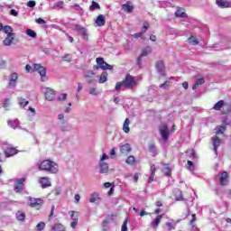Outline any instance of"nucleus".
I'll return each instance as SVG.
<instances>
[{"label":"nucleus","mask_w":231,"mask_h":231,"mask_svg":"<svg viewBox=\"0 0 231 231\" xmlns=\"http://www.w3.org/2000/svg\"><path fill=\"white\" fill-rule=\"evenodd\" d=\"M138 86V81H136V78L131 76V74H127L125 79L121 82H117L116 84V91H120L122 88L125 89H134Z\"/></svg>","instance_id":"obj_1"},{"label":"nucleus","mask_w":231,"mask_h":231,"mask_svg":"<svg viewBox=\"0 0 231 231\" xmlns=\"http://www.w3.org/2000/svg\"><path fill=\"white\" fill-rule=\"evenodd\" d=\"M40 171L50 172V174H57L59 172V164L51 160H43L37 164Z\"/></svg>","instance_id":"obj_2"},{"label":"nucleus","mask_w":231,"mask_h":231,"mask_svg":"<svg viewBox=\"0 0 231 231\" xmlns=\"http://www.w3.org/2000/svg\"><path fill=\"white\" fill-rule=\"evenodd\" d=\"M32 70L37 71L41 76L42 82H46L48 79H46V68H44L41 64L34 63L32 64Z\"/></svg>","instance_id":"obj_3"},{"label":"nucleus","mask_w":231,"mask_h":231,"mask_svg":"<svg viewBox=\"0 0 231 231\" xmlns=\"http://www.w3.org/2000/svg\"><path fill=\"white\" fill-rule=\"evenodd\" d=\"M159 133L162 136V139L164 142H167L169 140V136L171 134V132L169 131V126L165 124H162L159 126Z\"/></svg>","instance_id":"obj_4"},{"label":"nucleus","mask_w":231,"mask_h":231,"mask_svg":"<svg viewBox=\"0 0 231 231\" xmlns=\"http://www.w3.org/2000/svg\"><path fill=\"white\" fill-rule=\"evenodd\" d=\"M28 201V205L29 207H32V208H41V207H42V203H44L42 199H35L32 197L29 198Z\"/></svg>","instance_id":"obj_5"},{"label":"nucleus","mask_w":231,"mask_h":231,"mask_svg":"<svg viewBox=\"0 0 231 231\" xmlns=\"http://www.w3.org/2000/svg\"><path fill=\"white\" fill-rule=\"evenodd\" d=\"M24 181H26V179L24 178H21L15 180L14 192L19 194V192H23V190H24Z\"/></svg>","instance_id":"obj_6"},{"label":"nucleus","mask_w":231,"mask_h":231,"mask_svg":"<svg viewBox=\"0 0 231 231\" xmlns=\"http://www.w3.org/2000/svg\"><path fill=\"white\" fill-rule=\"evenodd\" d=\"M55 95H56V92L55 90H53V88H45V91H44L45 100H48L49 102H53V100H55Z\"/></svg>","instance_id":"obj_7"},{"label":"nucleus","mask_w":231,"mask_h":231,"mask_svg":"<svg viewBox=\"0 0 231 231\" xmlns=\"http://www.w3.org/2000/svg\"><path fill=\"white\" fill-rule=\"evenodd\" d=\"M96 61H97V64L99 66V68L103 70L113 69V66L104 61V58H97Z\"/></svg>","instance_id":"obj_8"},{"label":"nucleus","mask_w":231,"mask_h":231,"mask_svg":"<svg viewBox=\"0 0 231 231\" xmlns=\"http://www.w3.org/2000/svg\"><path fill=\"white\" fill-rule=\"evenodd\" d=\"M19 79V75L15 72L12 73L9 76V88L12 89H15V86H17V80Z\"/></svg>","instance_id":"obj_9"},{"label":"nucleus","mask_w":231,"mask_h":231,"mask_svg":"<svg viewBox=\"0 0 231 231\" xmlns=\"http://www.w3.org/2000/svg\"><path fill=\"white\" fill-rule=\"evenodd\" d=\"M85 79L86 82H88V84H93V82H95L97 80V76H95V72L88 70L87 72H85Z\"/></svg>","instance_id":"obj_10"},{"label":"nucleus","mask_w":231,"mask_h":231,"mask_svg":"<svg viewBox=\"0 0 231 231\" xmlns=\"http://www.w3.org/2000/svg\"><path fill=\"white\" fill-rule=\"evenodd\" d=\"M212 145H213V151L216 154H217V147L221 145V139L217 137V135H215L211 138Z\"/></svg>","instance_id":"obj_11"},{"label":"nucleus","mask_w":231,"mask_h":231,"mask_svg":"<svg viewBox=\"0 0 231 231\" xmlns=\"http://www.w3.org/2000/svg\"><path fill=\"white\" fill-rule=\"evenodd\" d=\"M99 172L100 174H107L109 172V164L106 162H99Z\"/></svg>","instance_id":"obj_12"},{"label":"nucleus","mask_w":231,"mask_h":231,"mask_svg":"<svg viewBox=\"0 0 231 231\" xmlns=\"http://www.w3.org/2000/svg\"><path fill=\"white\" fill-rule=\"evenodd\" d=\"M40 184L42 189H48V187H51V182L50 181V178L48 177H42L40 179Z\"/></svg>","instance_id":"obj_13"},{"label":"nucleus","mask_w":231,"mask_h":231,"mask_svg":"<svg viewBox=\"0 0 231 231\" xmlns=\"http://www.w3.org/2000/svg\"><path fill=\"white\" fill-rule=\"evenodd\" d=\"M95 24L97 26H106V16L104 14H99L95 20Z\"/></svg>","instance_id":"obj_14"},{"label":"nucleus","mask_w":231,"mask_h":231,"mask_svg":"<svg viewBox=\"0 0 231 231\" xmlns=\"http://www.w3.org/2000/svg\"><path fill=\"white\" fill-rule=\"evenodd\" d=\"M216 4L219 8H231V2L226 0H216Z\"/></svg>","instance_id":"obj_15"},{"label":"nucleus","mask_w":231,"mask_h":231,"mask_svg":"<svg viewBox=\"0 0 231 231\" xmlns=\"http://www.w3.org/2000/svg\"><path fill=\"white\" fill-rule=\"evenodd\" d=\"M162 217H163L162 215H159L153 221L151 222V226L152 228H153V230L158 229V226H160V223L162 222Z\"/></svg>","instance_id":"obj_16"},{"label":"nucleus","mask_w":231,"mask_h":231,"mask_svg":"<svg viewBox=\"0 0 231 231\" xmlns=\"http://www.w3.org/2000/svg\"><path fill=\"white\" fill-rule=\"evenodd\" d=\"M219 181H220V185H223V186L228 185V172L223 171L221 173Z\"/></svg>","instance_id":"obj_17"},{"label":"nucleus","mask_w":231,"mask_h":231,"mask_svg":"<svg viewBox=\"0 0 231 231\" xmlns=\"http://www.w3.org/2000/svg\"><path fill=\"white\" fill-rule=\"evenodd\" d=\"M5 154L6 158L15 156V154H17V149L14 148V147H7V149L5 151Z\"/></svg>","instance_id":"obj_18"},{"label":"nucleus","mask_w":231,"mask_h":231,"mask_svg":"<svg viewBox=\"0 0 231 231\" xmlns=\"http://www.w3.org/2000/svg\"><path fill=\"white\" fill-rule=\"evenodd\" d=\"M131 151H132V148H131V144H129V143L123 144V145L120 147V152H121V154H127V153L130 152Z\"/></svg>","instance_id":"obj_19"},{"label":"nucleus","mask_w":231,"mask_h":231,"mask_svg":"<svg viewBox=\"0 0 231 231\" xmlns=\"http://www.w3.org/2000/svg\"><path fill=\"white\" fill-rule=\"evenodd\" d=\"M100 195L97 192H94L90 196L89 203H96V201H100Z\"/></svg>","instance_id":"obj_20"},{"label":"nucleus","mask_w":231,"mask_h":231,"mask_svg":"<svg viewBox=\"0 0 231 231\" xmlns=\"http://www.w3.org/2000/svg\"><path fill=\"white\" fill-rule=\"evenodd\" d=\"M122 8L124 12H127L128 14H132L134 9L133 5H131V2H127L126 4L123 5Z\"/></svg>","instance_id":"obj_21"},{"label":"nucleus","mask_w":231,"mask_h":231,"mask_svg":"<svg viewBox=\"0 0 231 231\" xmlns=\"http://www.w3.org/2000/svg\"><path fill=\"white\" fill-rule=\"evenodd\" d=\"M151 171H152V174L150 175V178L148 180V183H152L154 181V175L156 174V166L154 164H152L151 166Z\"/></svg>","instance_id":"obj_22"},{"label":"nucleus","mask_w":231,"mask_h":231,"mask_svg":"<svg viewBox=\"0 0 231 231\" xmlns=\"http://www.w3.org/2000/svg\"><path fill=\"white\" fill-rule=\"evenodd\" d=\"M14 34L7 35V37L4 40L5 46H11L14 41Z\"/></svg>","instance_id":"obj_23"},{"label":"nucleus","mask_w":231,"mask_h":231,"mask_svg":"<svg viewBox=\"0 0 231 231\" xmlns=\"http://www.w3.org/2000/svg\"><path fill=\"white\" fill-rule=\"evenodd\" d=\"M129 124H131V121L129 120V118H126L123 125L124 133L129 134V132L131 131V129L129 128Z\"/></svg>","instance_id":"obj_24"},{"label":"nucleus","mask_w":231,"mask_h":231,"mask_svg":"<svg viewBox=\"0 0 231 231\" xmlns=\"http://www.w3.org/2000/svg\"><path fill=\"white\" fill-rule=\"evenodd\" d=\"M188 42L189 44H191L192 46H198V44H199V41L198 40V38H196V36H191L188 39Z\"/></svg>","instance_id":"obj_25"},{"label":"nucleus","mask_w":231,"mask_h":231,"mask_svg":"<svg viewBox=\"0 0 231 231\" xmlns=\"http://www.w3.org/2000/svg\"><path fill=\"white\" fill-rule=\"evenodd\" d=\"M2 31L4 32V33H6L7 35H14V33L12 32H14V29L9 25L2 27Z\"/></svg>","instance_id":"obj_26"},{"label":"nucleus","mask_w":231,"mask_h":231,"mask_svg":"<svg viewBox=\"0 0 231 231\" xmlns=\"http://www.w3.org/2000/svg\"><path fill=\"white\" fill-rule=\"evenodd\" d=\"M156 68L159 73H163V70L165 69V64L163 63V61L160 60L157 62Z\"/></svg>","instance_id":"obj_27"},{"label":"nucleus","mask_w":231,"mask_h":231,"mask_svg":"<svg viewBox=\"0 0 231 231\" xmlns=\"http://www.w3.org/2000/svg\"><path fill=\"white\" fill-rule=\"evenodd\" d=\"M205 84V79L199 78L197 79L196 83L192 86V89H198V86H203Z\"/></svg>","instance_id":"obj_28"},{"label":"nucleus","mask_w":231,"mask_h":231,"mask_svg":"<svg viewBox=\"0 0 231 231\" xmlns=\"http://www.w3.org/2000/svg\"><path fill=\"white\" fill-rule=\"evenodd\" d=\"M18 104H19L20 107H26V106H28V104H30V102L28 100H26L25 98L18 97Z\"/></svg>","instance_id":"obj_29"},{"label":"nucleus","mask_w":231,"mask_h":231,"mask_svg":"<svg viewBox=\"0 0 231 231\" xmlns=\"http://www.w3.org/2000/svg\"><path fill=\"white\" fill-rule=\"evenodd\" d=\"M8 125H10V127H12L13 129H17V127H19V120H9L7 121Z\"/></svg>","instance_id":"obj_30"},{"label":"nucleus","mask_w":231,"mask_h":231,"mask_svg":"<svg viewBox=\"0 0 231 231\" xmlns=\"http://www.w3.org/2000/svg\"><path fill=\"white\" fill-rule=\"evenodd\" d=\"M223 106H225V101L219 100L217 103L215 104L213 109H215V111H221V107H223Z\"/></svg>","instance_id":"obj_31"},{"label":"nucleus","mask_w":231,"mask_h":231,"mask_svg":"<svg viewBox=\"0 0 231 231\" xmlns=\"http://www.w3.org/2000/svg\"><path fill=\"white\" fill-rule=\"evenodd\" d=\"M95 10H100V5L95 1H92V5L89 6V11L95 12Z\"/></svg>","instance_id":"obj_32"},{"label":"nucleus","mask_w":231,"mask_h":231,"mask_svg":"<svg viewBox=\"0 0 231 231\" xmlns=\"http://www.w3.org/2000/svg\"><path fill=\"white\" fill-rule=\"evenodd\" d=\"M16 219L18 221H24V219H26V214H24V212L18 211L16 213Z\"/></svg>","instance_id":"obj_33"},{"label":"nucleus","mask_w":231,"mask_h":231,"mask_svg":"<svg viewBox=\"0 0 231 231\" xmlns=\"http://www.w3.org/2000/svg\"><path fill=\"white\" fill-rule=\"evenodd\" d=\"M152 51V49L151 47H145L141 53V57H147L149 53Z\"/></svg>","instance_id":"obj_34"},{"label":"nucleus","mask_w":231,"mask_h":231,"mask_svg":"<svg viewBox=\"0 0 231 231\" xmlns=\"http://www.w3.org/2000/svg\"><path fill=\"white\" fill-rule=\"evenodd\" d=\"M51 231H65L64 226H62L61 224H55L54 226H52Z\"/></svg>","instance_id":"obj_35"},{"label":"nucleus","mask_w":231,"mask_h":231,"mask_svg":"<svg viewBox=\"0 0 231 231\" xmlns=\"http://www.w3.org/2000/svg\"><path fill=\"white\" fill-rule=\"evenodd\" d=\"M98 82L99 84H105V82H107V72H103L101 74Z\"/></svg>","instance_id":"obj_36"},{"label":"nucleus","mask_w":231,"mask_h":231,"mask_svg":"<svg viewBox=\"0 0 231 231\" xmlns=\"http://www.w3.org/2000/svg\"><path fill=\"white\" fill-rule=\"evenodd\" d=\"M175 16L176 17H180V18H185V17H187V14L185 12L181 11V9H178L175 12Z\"/></svg>","instance_id":"obj_37"},{"label":"nucleus","mask_w":231,"mask_h":231,"mask_svg":"<svg viewBox=\"0 0 231 231\" xmlns=\"http://www.w3.org/2000/svg\"><path fill=\"white\" fill-rule=\"evenodd\" d=\"M26 35H28L29 37H32V39H35V37H37V33L32 29L26 30Z\"/></svg>","instance_id":"obj_38"},{"label":"nucleus","mask_w":231,"mask_h":231,"mask_svg":"<svg viewBox=\"0 0 231 231\" xmlns=\"http://www.w3.org/2000/svg\"><path fill=\"white\" fill-rule=\"evenodd\" d=\"M69 214L71 217V221H73L74 219H79V211H69Z\"/></svg>","instance_id":"obj_39"},{"label":"nucleus","mask_w":231,"mask_h":231,"mask_svg":"<svg viewBox=\"0 0 231 231\" xmlns=\"http://www.w3.org/2000/svg\"><path fill=\"white\" fill-rule=\"evenodd\" d=\"M89 95H93L94 97H97L98 95V89L95 87H91L88 90Z\"/></svg>","instance_id":"obj_40"},{"label":"nucleus","mask_w":231,"mask_h":231,"mask_svg":"<svg viewBox=\"0 0 231 231\" xmlns=\"http://www.w3.org/2000/svg\"><path fill=\"white\" fill-rule=\"evenodd\" d=\"M187 154H189L191 160H196V158H198V155H196V152L194 150H190L189 152L188 151Z\"/></svg>","instance_id":"obj_41"},{"label":"nucleus","mask_w":231,"mask_h":231,"mask_svg":"<svg viewBox=\"0 0 231 231\" xmlns=\"http://www.w3.org/2000/svg\"><path fill=\"white\" fill-rule=\"evenodd\" d=\"M36 228L38 231L44 230V228H46V223H44V222L38 223V225L36 226Z\"/></svg>","instance_id":"obj_42"},{"label":"nucleus","mask_w":231,"mask_h":231,"mask_svg":"<svg viewBox=\"0 0 231 231\" xmlns=\"http://www.w3.org/2000/svg\"><path fill=\"white\" fill-rule=\"evenodd\" d=\"M225 131H226V127L218 126V127H217L216 134H223V133H225Z\"/></svg>","instance_id":"obj_43"},{"label":"nucleus","mask_w":231,"mask_h":231,"mask_svg":"<svg viewBox=\"0 0 231 231\" xmlns=\"http://www.w3.org/2000/svg\"><path fill=\"white\" fill-rule=\"evenodd\" d=\"M68 98V94L64 93V94H60L58 97L57 100H59V102H64V100H66Z\"/></svg>","instance_id":"obj_44"},{"label":"nucleus","mask_w":231,"mask_h":231,"mask_svg":"<svg viewBox=\"0 0 231 231\" xmlns=\"http://www.w3.org/2000/svg\"><path fill=\"white\" fill-rule=\"evenodd\" d=\"M134 156L130 155L127 159H126V163H128V165H134Z\"/></svg>","instance_id":"obj_45"},{"label":"nucleus","mask_w":231,"mask_h":231,"mask_svg":"<svg viewBox=\"0 0 231 231\" xmlns=\"http://www.w3.org/2000/svg\"><path fill=\"white\" fill-rule=\"evenodd\" d=\"M111 221H113V217H108L103 221V226H107Z\"/></svg>","instance_id":"obj_46"},{"label":"nucleus","mask_w":231,"mask_h":231,"mask_svg":"<svg viewBox=\"0 0 231 231\" xmlns=\"http://www.w3.org/2000/svg\"><path fill=\"white\" fill-rule=\"evenodd\" d=\"M194 169H195L194 162H192L191 161H188V170L193 172Z\"/></svg>","instance_id":"obj_47"},{"label":"nucleus","mask_w":231,"mask_h":231,"mask_svg":"<svg viewBox=\"0 0 231 231\" xmlns=\"http://www.w3.org/2000/svg\"><path fill=\"white\" fill-rule=\"evenodd\" d=\"M77 225H79V219L74 218V219L70 222V226H71V228L75 229V228H77Z\"/></svg>","instance_id":"obj_48"},{"label":"nucleus","mask_w":231,"mask_h":231,"mask_svg":"<svg viewBox=\"0 0 231 231\" xmlns=\"http://www.w3.org/2000/svg\"><path fill=\"white\" fill-rule=\"evenodd\" d=\"M72 10H77L78 12H82V9L79 4H75L74 5H70Z\"/></svg>","instance_id":"obj_49"},{"label":"nucleus","mask_w":231,"mask_h":231,"mask_svg":"<svg viewBox=\"0 0 231 231\" xmlns=\"http://www.w3.org/2000/svg\"><path fill=\"white\" fill-rule=\"evenodd\" d=\"M166 228L168 231L174 230V225L171 222H166Z\"/></svg>","instance_id":"obj_50"},{"label":"nucleus","mask_w":231,"mask_h":231,"mask_svg":"<svg viewBox=\"0 0 231 231\" xmlns=\"http://www.w3.org/2000/svg\"><path fill=\"white\" fill-rule=\"evenodd\" d=\"M147 30H149V23L148 22H144L143 23V31L141 32L145 33V32H147Z\"/></svg>","instance_id":"obj_51"},{"label":"nucleus","mask_w":231,"mask_h":231,"mask_svg":"<svg viewBox=\"0 0 231 231\" xmlns=\"http://www.w3.org/2000/svg\"><path fill=\"white\" fill-rule=\"evenodd\" d=\"M84 29H85V28H84L82 25H80V24H75V25H74V30H75L76 32H82Z\"/></svg>","instance_id":"obj_52"},{"label":"nucleus","mask_w":231,"mask_h":231,"mask_svg":"<svg viewBox=\"0 0 231 231\" xmlns=\"http://www.w3.org/2000/svg\"><path fill=\"white\" fill-rule=\"evenodd\" d=\"M148 149L150 152H156V146L154 145V143L149 144Z\"/></svg>","instance_id":"obj_53"},{"label":"nucleus","mask_w":231,"mask_h":231,"mask_svg":"<svg viewBox=\"0 0 231 231\" xmlns=\"http://www.w3.org/2000/svg\"><path fill=\"white\" fill-rule=\"evenodd\" d=\"M127 223H128V219H125L123 225H122V229L121 231H127Z\"/></svg>","instance_id":"obj_54"},{"label":"nucleus","mask_w":231,"mask_h":231,"mask_svg":"<svg viewBox=\"0 0 231 231\" xmlns=\"http://www.w3.org/2000/svg\"><path fill=\"white\" fill-rule=\"evenodd\" d=\"M62 60H65V62H71V56L69 54H66L62 57Z\"/></svg>","instance_id":"obj_55"},{"label":"nucleus","mask_w":231,"mask_h":231,"mask_svg":"<svg viewBox=\"0 0 231 231\" xmlns=\"http://www.w3.org/2000/svg\"><path fill=\"white\" fill-rule=\"evenodd\" d=\"M35 5H36V3H35V1H33V0H30V1L27 3V6H28L29 8H35Z\"/></svg>","instance_id":"obj_56"},{"label":"nucleus","mask_w":231,"mask_h":231,"mask_svg":"<svg viewBox=\"0 0 231 231\" xmlns=\"http://www.w3.org/2000/svg\"><path fill=\"white\" fill-rule=\"evenodd\" d=\"M81 33H82L83 39L88 41V31L86 30V28L81 31Z\"/></svg>","instance_id":"obj_57"},{"label":"nucleus","mask_w":231,"mask_h":231,"mask_svg":"<svg viewBox=\"0 0 231 231\" xmlns=\"http://www.w3.org/2000/svg\"><path fill=\"white\" fill-rule=\"evenodd\" d=\"M4 107L5 109H8V107H10V98H6L4 102Z\"/></svg>","instance_id":"obj_58"},{"label":"nucleus","mask_w":231,"mask_h":231,"mask_svg":"<svg viewBox=\"0 0 231 231\" xmlns=\"http://www.w3.org/2000/svg\"><path fill=\"white\" fill-rule=\"evenodd\" d=\"M10 15H13L14 17H17L19 15V13H17L15 9H11Z\"/></svg>","instance_id":"obj_59"},{"label":"nucleus","mask_w":231,"mask_h":231,"mask_svg":"<svg viewBox=\"0 0 231 231\" xmlns=\"http://www.w3.org/2000/svg\"><path fill=\"white\" fill-rule=\"evenodd\" d=\"M132 37H134V39H140V37H143V32H137L132 35Z\"/></svg>","instance_id":"obj_60"},{"label":"nucleus","mask_w":231,"mask_h":231,"mask_svg":"<svg viewBox=\"0 0 231 231\" xmlns=\"http://www.w3.org/2000/svg\"><path fill=\"white\" fill-rule=\"evenodd\" d=\"M37 24H46V22L42 18L36 19Z\"/></svg>","instance_id":"obj_61"},{"label":"nucleus","mask_w":231,"mask_h":231,"mask_svg":"<svg viewBox=\"0 0 231 231\" xmlns=\"http://www.w3.org/2000/svg\"><path fill=\"white\" fill-rule=\"evenodd\" d=\"M105 160H109V155L103 153L102 157L100 158L99 162H105Z\"/></svg>","instance_id":"obj_62"},{"label":"nucleus","mask_w":231,"mask_h":231,"mask_svg":"<svg viewBox=\"0 0 231 231\" xmlns=\"http://www.w3.org/2000/svg\"><path fill=\"white\" fill-rule=\"evenodd\" d=\"M165 171V176H171V169L169 168V165H166Z\"/></svg>","instance_id":"obj_63"},{"label":"nucleus","mask_w":231,"mask_h":231,"mask_svg":"<svg viewBox=\"0 0 231 231\" xmlns=\"http://www.w3.org/2000/svg\"><path fill=\"white\" fill-rule=\"evenodd\" d=\"M160 88L163 89H165V88H169V81H165L163 84H161Z\"/></svg>","instance_id":"obj_64"}]
</instances>
